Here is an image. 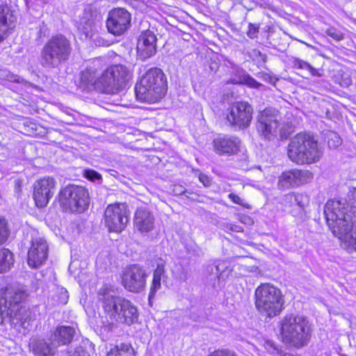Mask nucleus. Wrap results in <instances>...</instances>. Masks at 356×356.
<instances>
[{"mask_svg": "<svg viewBox=\"0 0 356 356\" xmlns=\"http://www.w3.org/2000/svg\"><path fill=\"white\" fill-rule=\"evenodd\" d=\"M56 346L44 339H37L32 343V348L36 356H53Z\"/></svg>", "mask_w": 356, "mask_h": 356, "instance_id": "obj_29", "label": "nucleus"}, {"mask_svg": "<svg viewBox=\"0 0 356 356\" xmlns=\"http://www.w3.org/2000/svg\"><path fill=\"white\" fill-rule=\"evenodd\" d=\"M339 202H330L324 207V215L327 226L332 234L345 244L356 251V236L354 237L352 230L353 221H351V214L345 216V218H339L337 212L343 211Z\"/></svg>", "mask_w": 356, "mask_h": 356, "instance_id": "obj_3", "label": "nucleus"}, {"mask_svg": "<svg viewBox=\"0 0 356 356\" xmlns=\"http://www.w3.org/2000/svg\"><path fill=\"white\" fill-rule=\"evenodd\" d=\"M56 181L51 177H43L34 184L33 198L37 207H44L53 197Z\"/></svg>", "mask_w": 356, "mask_h": 356, "instance_id": "obj_15", "label": "nucleus"}, {"mask_svg": "<svg viewBox=\"0 0 356 356\" xmlns=\"http://www.w3.org/2000/svg\"><path fill=\"white\" fill-rule=\"evenodd\" d=\"M165 263L162 260H160L157 263L156 268L153 273V279L148 296L149 302L154 298L156 293L161 289V279L165 277Z\"/></svg>", "mask_w": 356, "mask_h": 356, "instance_id": "obj_28", "label": "nucleus"}, {"mask_svg": "<svg viewBox=\"0 0 356 356\" xmlns=\"http://www.w3.org/2000/svg\"><path fill=\"white\" fill-rule=\"evenodd\" d=\"M17 17L8 6H0V42L5 38L6 33L15 27Z\"/></svg>", "mask_w": 356, "mask_h": 356, "instance_id": "obj_21", "label": "nucleus"}, {"mask_svg": "<svg viewBox=\"0 0 356 356\" xmlns=\"http://www.w3.org/2000/svg\"><path fill=\"white\" fill-rule=\"evenodd\" d=\"M156 36L152 31L147 29L141 32L137 43V53L140 59L145 60L156 54Z\"/></svg>", "mask_w": 356, "mask_h": 356, "instance_id": "obj_17", "label": "nucleus"}, {"mask_svg": "<svg viewBox=\"0 0 356 356\" xmlns=\"http://www.w3.org/2000/svg\"><path fill=\"white\" fill-rule=\"evenodd\" d=\"M252 113V107L248 102H237L228 108L227 120L235 129H244L250 124Z\"/></svg>", "mask_w": 356, "mask_h": 356, "instance_id": "obj_12", "label": "nucleus"}, {"mask_svg": "<svg viewBox=\"0 0 356 356\" xmlns=\"http://www.w3.org/2000/svg\"><path fill=\"white\" fill-rule=\"evenodd\" d=\"M260 26L259 24H253V23H249L248 31H247V35L251 38L254 39L257 38L259 31Z\"/></svg>", "mask_w": 356, "mask_h": 356, "instance_id": "obj_39", "label": "nucleus"}, {"mask_svg": "<svg viewBox=\"0 0 356 356\" xmlns=\"http://www.w3.org/2000/svg\"><path fill=\"white\" fill-rule=\"evenodd\" d=\"M59 203L65 211L81 213L88 206V193L82 186L68 185L59 192Z\"/></svg>", "mask_w": 356, "mask_h": 356, "instance_id": "obj_10", "label": "nucleus"}, {"mask_svg": "<svg viewBox=\"0 0 356 356\" xmlns=\"http://www.w3.org/2000/svg\"><path fill=\"white\" fill-rule=\"evenodd\" d=\"M312 177V173L308 170L285 171L279 177L278 186L282 188H293L309 181Z\"/></svg>", "mask_w": 356, "mask_h": 356, "instance_id": "obj_18", "label": "nucleus"}, {"mask_svg": "<svg viewBox=\"0 0 356 356\" xmlns=\"http://www.w3.org/2000/svg\"><path fill=\"white\" fill-rule=\"evenodd\" d=\"M213 145L219 155H231L238 152L240 140L235 136H219L213 140Z\"/></svg>", "mask_w": 356, "mask_h": 356, "instance_id": "obj_19", "label": "nucleus"}, {"mask_svg": "<svg viewBox=\"0 0 356 356\" xmlns=\"http://www.w3.org/2000/svg\"><path fill=\"white\" fill-rule=\"evenodd\" d=\"M0 79L3 80L9 81L11 82L21 83L26 87L32 86V84L31 83L25 81L24 79L21 78L18 75L15 74L7 70H0Z\"/></svg>", "mask_w": 356, "mask_h": 356, "instance_id": "obj_33", "label": "nucleus"}, {"mask_svg": "<svg viewBox=\"0 0 356 356\" xmlns=\"http://www.w3.org/2000/svg\"><path fill=\"white\" fill-rule=\"evenodd\" d=\"M310 327L307 318L302 316L287 314L281 321V336L286 344L295 348L307 345Z\"/></svg>", "mask_w": 356, "mask_h": 356, "instance_id": "obj_6", "label": "nucleus"}, {"mask_svg": "<svg viewBox=\"0 0 356 356\" xmlns=\"http://www.w3.org/2000/svg\"><path fill=\"white\" fill-rule=\"evenodd\" d=\"M84 176L86 179L92 181H99L102 179L101 175L94 170H85Z\"/></svg>", "mask_w": 356, "mask_h": 356, "instance_id": "obj_41", "label": "nucleus"}, {"mask_svg": "<svg viewBox=\"0 0 356 356\" xmlns=\"http://www.w3.org/2000/svg\"><path fill=\"white\" fill-rule=\"evenodd\" d=\"M228 197L235 204L248 208V204H245L244 200L241 199L238 195L234 193H229Z\"/></svg>", "mask_w": 356, "mask_h": 356, "instance_id": "obj_46", "label": "nucleus"}, {"mask_svg": "<svg viewBox=\"0 0 356 356\" xmlns=\"http://www.w3.org/2000/svg\"><path fill=\"white\" fill-rule=\"evenodd\" d=\"M6 300L4 299L2 293L0 292V324H2L5 321H8L9 315L12 314L6 303Z\"/></svg>", "mask_w": 356, "mask_h": 356, "instance_id": "obj_35", "label": "nucleus"}, {"mask_svg": "<svg viewBox=\"0 0 356 356\" xmlns=\"http://www.w3.org/2000/svg\"><path fill=\"white\" fill-rule=\"evenodd\" d=\"M134 224L141 233L149 232L154 227V217L147 208H138L135 213Z\"/></svg>", "mask_w": 356, "mask_h": 356, "instance_id": "obj_20", "label": "nucleus"}, {"mask_svg": "<svg viewBox=\"0 0 356 356\" xmlns=\"http://www.w3.org/2000/svg\"><path fill=\"white\" fill-rule=\"evenodd\" d=\"M325 33L336 41H340L343 39V34L341 31L335 27H330L326 29Z\"/></svg>", "mask_w": 356, "mask_h": 356, "instance_id": "obj_38", "label": "nucleus"}, {"mask_svg": "<svg viewBox=\"0 0 356 356\" xmlns=\"http://www.w3.org/2000/svg\"><path fill=\"white\" fill-rule=\"evenodd\" d=\"M129 221V210L125 204H109L104 211V223L109 232H121Z\"/></svg>", "mask_w": 356, "mask_h": 356, "instance_id": "obj_11", "label": "nucleus"}, {"mask_svg": "<svg viewBox=\"0 0 356 356\" xmlns=\"http://www.w3.org/2000/svg\"><path fill=\"white\" fill-rule=\"evenodd\" d=\"M323 151L313 135L300 133L294 136L288 145L289 159L296 164H311L318 161Z\"/></svg>", "mask_w": 356, "mask_h": 356, "instance_id": "obj_2", "label": "nucleus"}, {"mask_svg": "<svg viewBox=\"0 0 356 356\" xmlns=\"http://www.w3.org/2000/svg\"><path fill=\"white\" fill-rule=\"evenodd\" d=\"M2 293L3 297L6 300V303L10 312H14L17 307L23 305V302L26 298V293L24 291L21 289H6V290L0 291Z\"/></svg>", "mask_w": 356, "mask_h": 356, "instance_id": "obj_24", "label": "nucleus"}, {"mask_svg": "<svg viewBox=\"0 0 356 356\" xmlns=\"http://www.w3.org/2000/svg\"><path fill=\"white\" fill-rule=\"evenodd\" d=\"M199 180L202 183L204 186H210L211 184V179L203 173H200L199 175Z\"/></svg>", "mask_w": 356, "mask_h": 356, "instance_id": "obj_48", "label": "nucleus"}, {"mask_svg": "<svg viewBox=\"0 0 356 356\" xmlns=\"http://www.w3.org/2000/svg\"><path fill=\"white\" fill-rule=\"evenodd\" d=\"M250 57L258 66L262 67L266 62L267 56L257 49H252L250 53Z\"/></svg>", "mask_w": 356, "mask_h": 356, "instance_id": "obj_37", "label": "nucleus"}, {"mask_svg": "<svg viewBox=\"0 0 356 356\" xmlns=\"http://www.w3.org/2000/svg\"><path fill=\"white\" fill-rule=\"evenodd\" d=\"M131 14L124 8H115L108 13L106 27L109 33L114 35L124 33L131 24Z\"/></svg>", "mask_w": 356, "mask_h": 356, "instance_id": "obj_14", "label": "nucleus"}, {"mask_svg": "<svg viewBox=\"0 0 356 356\" xmlns=\"http://www.w3.org/2000/svg\"><path fill=\"white\" fill-rule=\"evenodd\" d=\"M147 274L143 267L134 264L128 266L122 276L124 289L132 293H140L146 284Z\"/></svg>", "mask_w": 356, "mask_h": 356, "instance_id": "obj_13", "label": "nucleus"}, {"mask_svg": "<svg viewBox=\"0 0 356 356\" xmlns=\"http://www.w3.org/2000/svg\"><path fill=\"white\" fill-rule=\"evenodd\" d=\"M208 271L210 272L211 274H214L218 281L225 280L232 273V270L227 267V264L225 262H220L217 265L209 266L208 267Z\"/></svg>", "mask_w": 356, "mask_h": 356, "instance_id": "obj_32", "label": "nucleus"}, {"mask_svg": "<svg viewBox=\"0 0 356 356\" xmlns=\"http://www.w3.org/2000/svg\"><path fill=\"white\" fill-rule=\"evenodd\" d=\"M257 76L261 79L262 81L273 85H275L276 81H277V79L275 76L271 75L270 74L264 72H259L257 74Z\"/></svg>", "mask_w": 356, "mask_h": 356, "instance_id": "obj_40", "label": "nucleus"}, {"mask_svg": "<svg viewBox=\"0 0 356 356\" xmlns=\"http://www.w3.org/2000/svg\"><path fill=\"white\" fill-rule=\"evenodd\" d=\"M167 79L158 67L149 69L135 87L136 95L142 102H157L166 93Z\"/></svg>", "mask_w": 356, "mask_h": 356, "instance_id": "obj_4", "label": "nucleus"}, {"mask_svg": "<svg viewBox=\"0 0 356 356\" xmlns=\"http://www.w3.org/2000/svg\"><path fill=\"white\" fill-rule=\"evenodd\" d=\"M208 356H236V355L227 349H218L213 351Z\"/></svg>", "mask_w": 356, "mask_h": 356, "instance_id": "obj_44", "label": "nucleus"}, {"mask_svg": "<svg viewBox=\"0 0 356 356\" xmlns=\"http://www.w3.org/2000/svg\"><path fill=\"white\" fill-rule=\"evenodd\" d=\"M243 81L246 85L253 88L258 89L263 86L249 74H246L243 76Z\"/></svg>", "mask_w": 356, "mask_h": 356, "instance_id": "obj_42", "label": "nucleus"}, {"mask_svg": "<svg viewBox=\"0 0 356 356\" xmlns=\"http://www.w3.org/2000/svg\"><path fill=\"white\" fill-rule=\"evenodd\" d=\"M14 255L7 248L0 250V273L9 270L14 265Z\"/></svg>", "mask_w": 356, "mask_h": 356, "instance_id": "obj_31", "label": "nucleus"}, {"mask_svg": "<svg viewBox=\"0 0 356 356\" xmlns=\"http://www.w3.org/2000/svg\"><path fill=\"white\" fill-rule=\"evenodd\" d=\"M71 52V43L65 36H53L41 50L40 63L48 70L57 69L69 60Z\"/></svg>", "mask_w": 356, "mask_h": 356, "instance_id": "obj_5", "label": "nucleus"}, {"mask_svg": "<svg viewBox=\"0 0 356 356\" xmlns=\"http://www.w3.org/2000/svg\"><path fill=\"white\" fill-rule=\"evenodd\" d=\"M349 83H350L349 82H346V86H348V85H349Z\"/></svg>", "mask_w": 356, "mask_h": 356, "instance_id": "obj_52", "label": "nucleus"}, {"mask_svg": "<svg viewBox=\"0 0 356 356\" xmlns=\"http://www.w3.org/2000/svg\"><path fill=\"white\" fill-rule=\"evenodd\" d=\"M133 73L121 64L107 67L100 76L101 91L106 94H116L127 88L132 79Z\"/></svg>", "mask_w": 356, "mask_h": 356, "instance_id": "obj_9", "label": "nucleus"}, {"mask_svg": "<svg viewBox=\"0 0 356 356\" xmlns=\"http://www.w3.org/2000/svg\"><path fill=\"white\" fill-rule=\"evenodd\" d=\"M80 81L83 87L88 90L97 89L101 91L100 76L97 74L96 68L88 66L80 74Z\"/></svg>", "mask_w": 356, "mask_h": 356, "instance_id": "obj_25", "label": "nucleus"}, {"mask_svg": "<svg viewBox=\"0 0 356 356\" xmlns=\"http://www.w3.org/2000/svg\"><path fill=\"white\" fill-rule=\"evenodd\" d=\"M49 246L42 237L32 238L31 245L28 252V265L38 268L44 265L48 258Z\"/></svg>", "mask_w": 356, "mask_h": 356, "instance_id": "obj_16", "label": "nucleus"}, {"mask_svg": "<svg viewBox=\"0 0 356 356\" xmlns=\"http://www.w3.org/2000/svg\"><path fill=\"white\" fill-rule=\"evenodd\" d=\"M341 139L337 135H334V138L329 139V140H328V145L330 147H337L341 145Z\"/></svg>", "mask_w": 356, "mask_h": 356, "instance_id": "obj_47", "label": "nucleus"}, {"mask_svg": "<svg viewBox=\"0 0 356 356\" xmlns=\"http://www.w3.org/2000/svg\"><path fill=\"white\" fill-rule=\"evenodd\" d=\"M96 18L90 11L85 10L81 18L78 30L84 35L85 38H92L95 31Z\"/></svg>", "mask_w": 356, "mask_h": 356, "instance_id": "obj_27", "label": "nucleus"}, {"mask_svg": "<svg viewBox=\"0 0 356 356\" xmlns=\"http://www.w3.org/2000/svg\"><path fill=\"white\" fill-rule=\"evenodd\" d=\"M10 235L8 222L4 218L0 217V245L4 243Z\"/></svg>", "mask_w": 356, "mask_h": 356, "instance_id": "obj_36", "label": "nucleus"}, {"mask_svg": "<svg viewBox=\"0 0 356 356\" xmlns=\"http://www.w3.org/2000/svg\"><path fill=\"white\" fill-rule=\"evenodd\" d=\"M265 348L267 349L268 352L273 354L275 352L277 351V348L275 344L270 341H267L265 343Z\"/></svg>", "mask_w": 356, "mask_h": 356, "instance_id": "obj_49", "label": "nucleus"}, {"mask_svg": "<svg viewBox=\"0 0 356 356\" xmlns=\"http://www.w3.org/2000/svg\"><path fill=\"white\" fill-rule=\"evenodd\" d=\"M33 320L31 312L24 306H21L12 312L9 315L8 321L15 327L19 326L26 330L29 329L30 322Z\"/></svg>", "mask_w": 356, "mask_h": 356, "instance_id": "obj_23", "label": "nucleus"}, {"mask_svg": "<svg viewBox=\"0 0 356 356\" xmlns=\"http://www.w3.org/2000/svg\"><path fill=\"white\" fill-rule=\"evenodd\" d=\"M278 111L266 108L257 117V130L261 137L272 140L278 136L281 139L286 138L293 131V125L289 122L282 123Z\"/></svg>", "mask_w": 356, "mask_h": 356, "instance_id": "obj_7", "label": "nucleus"}, {"mask_svg": "<svg viewBox=\"0 0 356 356\" xmlns=\"http://www.w3.org/2000/svg\"><path fill=\"white\" fill-rule=\"evenodd\" d=\"M255 307L261 314L273 318L280 314L284 302L281 291L270 284L259 285L254 292Z\"/></svg>", "mask_w": 356, "mask_h": 356, "instance_id": "obj_8", "label": "nucleus"}, {"mask_svg": "<svg viewBox=\"0 0 356 356\" xmlns=\"http://www.w3.org/2000/svg\"><path fill=\"white\" fill-rule=\"evenodd\" d=\"M68 356H86V354L84 353H81L79 351H74Z\"/></svg>", "mask_w": 356, "mask_h": 356, "instance_id": "obj_51", "label": "nucleus"}, {"mask_svg": "<svg viewBox=\"0 0 356 356\" xmlns=\"http://www.w3.org/2000/svg\"><path fill=\"white\" fill-rule=\"evenodd\" d=\"M75 334V329L69 325L58 326L53 334H51L50 341L54 346L61 345H67L72 342Z\"/></svg>", "mask_w": 356, "mask_h": 356, "instance_id": "obj_22", "label": "nucleus"}, {"mask_svg": "<svg viewBox=\"0 0 356 356\" xmlns=\"http://www.w3.org/2000/svg\"><path fill=\"white\" fill-rule=\"evenodd\" d=\"M348 202L346 200H330L326 203L330 202H339L341 203L342 210L343 211L337 212L339 213V218H345L347 214H351V221H353V216L356 217V187L353 188L349 191L348 194Z\"/></svg>", "mask_w": 356, "mask_h": 356, "instance_id": "obj_26", "label": "nucleus"}, {"mask_svg": "<svg viewBox=\"0 0 356 356\" xmlns=\"http://www.w3.org/2000/svg\"><path fill=\"white\" fill-rule=\"evenodd\" d=\"M99 295L107 323L104 326L105 330L111 331L116 324L129 326L138 321V310L131 300L110 292L99 293Z\"/></svg>", "mask_w": 356, "mask_h": 356, "instance_id": "obj_1", "label": "nucleus"}, {"mask_svg": "<svg viewBox=\"0 0 356 356\" xmlns=\"http://www.w3.org/2000/svg\"><path fill=\"white\" fill-rule=\"evenodd\" d=\"M180 266L181 268H179L175 273V276L179 280L186 282L189 277V270L187 268H184L182 266Z\"/></svg>", "mask_w": 356, "mask_h": 356, "instance_id": "obj_43", "label": "nucleus"}, {"mask_svg": "<svg viewBox=\"0 0 356 356\" xmlns=\"http://www.w3.org/2000/svg\"><path fill=\"white\" fill-rule=\"evenodd\" d=\"M285 201L291 202L298 207V211L293 215L302 213L309 202V197L303 193H289L285 195Z\"/></svg>", "mask_w": 356, "mask_h": 356, "instance_id": "obj_30", "label": "nucleus"}, {"mask_svg": "<svg viewBox=\"0 0 356 356\" xmlns=\"http://www.w3.org/2000/svg\"><path fill=\"white\" fill-rule=\"evenodd\" d=\"M133 350L129 351L120 350L118 348L112 349L107 354V356H132Z\"/></svg>", "mask_w": 356, "mask_h": 356, "instance_id": "obj_45", "label": "nucleus"}, {"mask_svg": "<svg viewBox=\"0 0 356 356\" xmlns=\"http://www.w3.org/2000/svg\"><path fill=\"white\" fill-rule=\"evenodd\" d=\"M174 192L177 195H182L187 193L181 186H175Z\"/></svg>", "mask_w": 356, "mask_h": 356, "instance_id": "obj_50", "label": "nucleus"}, {"mask_svg": "<svg viewBox=\"0 0 356 356\" xmlns=\"http://www.w3.org/2000/svg\"><path fill=\"white\" fill-rule=\"evenodd\" d=\"M293 67L296 69L306 70H307L312 76H321V74L319 73L318 70L312 66L309 63L298 58H295L293 61Z\"/></svg>", "mask_w": 356, "mask_h": 356, "instance_id": "obj_34", "label": "nucleus"}]
</instances>
